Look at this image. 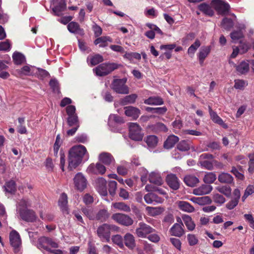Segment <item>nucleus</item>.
Segmentation results:
<instances>
[{"instance_id":"nucleus-1","label":"nucleus","mask_w":254,"mask_h":254,"mask_svg":"<svg viewBox=\"0 0 254 254\" xmlns=\"http://www.w3.org/2000/svg\"><path fill=\"white\" fill-rule=\"evenodd\" d=\"M87 152L85 146L79 145L72 147L69 151L68 168L72 170L81 162L83 156Z\"/></svg>"},{"instance_id":"nucleus-2","label":"nucleus","mask_w":254,"mask_h":254,"mask_svg":"<svg viewBox=\"0 0 254 254\" xmlns=\"http://www.w3.org/2000/svg\"><path fill=\"white\" fill-rule=\"evenodd\" d=\"M120 228L114 224L104 223L99 226L97 229V234L102 242H109L111 232H118Z\"/></svg>"},{"instance_id":"nucleus-3","label":"nucleus","mask_w":254,"mask_h":254,"mask_svg":"<svg viewBox=\"0 0 254 254\" xmlns=\"http://www.w3.org/2000/svg\"><path fill=\"white\" fill-rule=\"evenodd\" d=\"M118 68V65L115 63H103L93 69L97 75L105 76Z\"/></svg>"},{"instance_id":"nucleus-4","label":"nucleus","mask_w":254,"mask_h":254,"mask_svg":"<svg viewBox=\"0 0 254 254\" xmlns=\"http://www.w3.org/2000/svg\"><path fill=\"white\" fill-rule=\"evenodd\" d=\"M127 79H116L112 84L111 88L116 93L121 94H127L129 93V88L126 85Z\"/></svg>"},{"instance_id":"nucleus-5","label":"nucleus","mask_w":254,"mask_h":254,"mask_svg":"<svg viewBox=\"0 0 254 254\" xmlns=\"http://www.w3.org/2000/svg\"><path fill=\"white\" fill-rule=\"evenodd\" d=\"M129 137L134 140L139 141L143 138V133L140 127L136 123H130L129 124Z\"/></svg>"},{"instance_id":"nucleus-6","label":"nucleus","mask_w":254,"mask_h":254,"mask_svg":"<svg viewBox=\"0 0 254 254\" xmlns=\"http://www.w3.org/2000/svg\"><path fill=\"white\" fill-rule=\"evenodd\" d=\"M155 231V230L149 225L140 222L135 230V234L137 237L141 238H147V236Z\"/></svg>"},{"instance_id":"nucleus-7","label":"nucleus","mask_w":254,"mask_h":254,"mask_svg":"<svg viewBox=\"0 0 254 254\" xmlns=\"http://www.w3.org/2000/svg\"><path fill=\"white\" fill-rule=\"evenodd\" d=\"M37 246L39 249H43L48 252L50 251V247L53 248L58 247L57 243L53 241L51 239L46 237H42L39 238Z\"/></svg>"},{"instance_id":"nucleus-8","label":"nucleus","mask_w":254,"mask_h":254,"mask_svg":"<svg viewBox=\"0 0 254 254\" xmlns=\"http://www.w3.org/2000/svg\"><path fill=\"white\" fill-rule=\"evenodd\" d=\"M112 218L116 222L125 226H129L133 224V220L128 215L123 213H115Z\"/></svg>"},{"instance_id":"nucleus-9","label":"nucleus","mask_w":254,"mask_h":254,"mask_svg":"<svg viewBox=\"0 0 254 254\" xmlns=\"http://www.w3.org/2000/svg\"><path fill=\"white\" fill-rule=\"evenodd\" d=\"M9 241L14 252H18L21 245V240L19 234L16 231L13 230L11 231L9 234Z\"/></svg>"},{"instance_id":"nucleus-10","label":"nucleus","mask_w":254,"mask_h":254,"mask_svg":"<svg viewBox=\"0 0 254 254\" xmlns=\"http://www.w3.org/2000/svg\"><path fill=\"white\" fill-rule=\"evenodd\" d=\"M214 8L218 14L224 15L227 14L230 9L228 3L220 0H214L212 1Z\"/></svg>"},{"instance_id":"nucleus-11","label":"nucleus","mask_w":254,"mask_h":254,"mask_svg":"<svg viewBox=\"0 0 254 254\" xmlns=\"http://www.w3.org/2000/svg\"><path fill=\"white\" fill-rule=\"evenodd\" d=\"M177 222L179 223H176L173 225L170 230V233L172 236L181 237L185 234L184 225L180 218L177 219Z\"/></svg>"},{"instance_id":"nucleus-12","label":"nucleus","mask_w":254,"mask_h":254,"mask_svg":"<svg viewBox=\"0 0 254 254\" xmlns=\"http://www.w3.org/2000/svg\"><path fill=\"white\" fill-rule=\"evenodd\" d=\"M19 213L21 218L27 222H33L37 218L35 212L31 209H19Z\"/></svg>"},{"instance_id":"nucleus-13","label":"nucleus","mask_w":254,"mask_h":254,"mask_svg":"<svg viewBox=\"0 0 254 254\" xmlns=\"http://www.w3.org/2000/svg\"><path fill=\"white\" fill-rule=\"evenodd\" d=\"M74 183L76 189L80 191H82L87 187V180L81 173H78L75 175Z\"/></svg>"},{"instance_id":"nucleus-14","label":"nucleus","mask_w":254,"mask_h":254,"mask_svg":"<svg viewBox=\"0 0 254 254\" xmlns=\"http://www.w3.org/2000/svg\"><path fill=\"white\" fill-rule=\"evenodd\" d=\"M107 182L103 178H99L95 181V186L98 192L103 196L107 194Z\"/></svg>"},{"instance_id":"nucleus-15","label":"nucleus","mask_w":254,"mask_h":254,"mask_svg":"<svg viewBox=\"0 0 254 254\" xmlns=\"http://www.w3.org/2000/svg\"><path fill=\"white\" fill-rule=\"evenodd\" d=\"M166 182L168 186L174 190H177L180 187V182L174 174H169L166 177Z\"/></svg>"},{"instance_id":"nucleus-16","label":"nucleus","mask_w":254,"mask_h":254,"mask_svg":"<svg viewBox=\"0 0 254 254\" xmlns=\"http://www.w3.org/2000/svg\"><path fill=\"white\" fill-rule=\"evenodd\" d=\"M99 160L106 165H114L115 161L112 155L109 153H102L99 156Z\"/></svg>"},{"instance_id":"nucleus-17","label":"nucleus","mask_w":254,"mask_h":254,"mask_svg":"<svg viewBox=\"0 0 254 254\" xmlns=\"http://www.w3.org/2000/svg\"><path fill=\"white\" fill-rule=\"evenodd\" d=\"M124 244L129 250H133L135 247V241L133 235L127 233L124 237Z\"/></svg>"},{"instance_id":"nucleus-18","label":"nucleus","mask_w":254,"mask_h":254,"mask_svg":"<svg viewBox=\"0 0 254 254\" xmlns=\"http://www.w3.org/2000/svg\"><path fill=\"white\" fill-rule=\"evenodd\" d=\"M125 110L126 115L131 117L134 120L137 119L140 114V110L133 106L126 107Z\"/></svg>"},{"instance_id":"nucleus-19","label":"nucleus","mask_w":254,"mask_h":254,"mask_svg":"<svg viewBox=\"0 0 254 254\" xmlns=\"http://www.w3.org/2000/svg\"><path fill=\"white\" fill-rule=\"evenodd\" d=\"M212 190V187L209 185H202L193 190V193L197 195H202L210 193Z\"/></svg>"},{"instance_id":"nucleus-20","label":"nucleus","mask_w":254,"mask_h":254,"mask_svg":"<svg viewBox=\"0 0 254 254\" xmlns=\"http://www.w3.org/2000/svg\"><path fill=\"white\" fill-rule=\"evenodd\" d=\"M229 63L230 64L232 63L236 67V70L239 74H246L249 70L250 67L248 62L242 61L238 65L230 61Z\"/></svg>"},{"instance_id":"nucleus-21","label":"nucleus","mask_w":254,"mask_h":254,"mask_svg":"<svg viewBox=\"0 0 254 254\" xmlns=\"http://www.w3.org/2000/svg\"><path fill=\"white\" fill-rule=\"evenodd\" d=\"M67 29L72 33L83 35L84 34V30L81 28L79 24L75 22H71L67 25Z\"/></svg>"},{"instance_id":"nucleus-22","label":"nucleus","mask_w":254,"mask_h":254,"mask_svg":"<svg viewBox=\"0 0 254 254\" xmlns=\"http://www.w3.org/2000/svg\"><path fill=\"white\" fill-rule=\"evenodd\" d=\"M149 181L150 183L158 186L161 185L163 182L160 174L156 172H152L150 173L149 176Z\"/></svg>"},{"instance_id":"nucleus-23","label":"nucleus","mask_w":254,"mask_h":254,"mask_svg":"<svg viewBox=\"0 0 254 254\" xmlns=\"http://www.w3.org/2000/svg\"><path fill=\"white\" fill-rule=\"evenodd\" d=\"M145 201L148 204L152 203L154 202L160 203L162 199L155 193L153 192L148 193L144 196Z\"/></svg>"},{"instance_id":"nucleus-24","label":"nucleus","mask_w":254,"mask_h":254,"mask_svg":"<svg viewBox=\"0 0 254 254\" xmlns=\"http://www.w3.org/2000/svg\"><path fill=\"white\" fill-rule=\"evenodd\" d=\"M185 184L189 187H193L199 183V179L193 175H188L184 179Z\"/></svg>"},{"instance_id":"nucleus-25","label":"nucleus","mask_w":254,"mask_h":254,"mask_svg":"<svg viewBox=\"0 0 254 254\" xmlns=\"http://www.w3.org/2000/svg\"><path fill=\"white\" fill-rule=\"evenodd\" d=\"M179 140V139L178 136L175 135H170L165 141L164 146L167 149L172 148Z\"/></svg>"},{"instance_id":"nucleus-26","label":"nucleus","mask_w":254,"mask_h":254,"mask_svg":"<svg viewBox=\"0 0 254 254\" xmlns=\"http://www.w3.org/2000/svg\"><path fill=\"white\" fill-rule=\"evenodd\" d=\"M144 103L147 105H161L163 104V99L158 96H152L145 99Z\"/></svg>"},{"instance_id":"nucleus-27","label":"nucleus","mask_w":254,"mask_h":254,"mask_svg":"<svg viewBox=\"0 0 254 254\" xmlns=\"http://www.w3.org/2000/svg\"><path fill=\"white\" fill-rule=\"evenodd\" d=\"M67 196L65 193H63L59 200V205L64 212L68 213L67 211Z\"/></svg>"},{"instance_id":"nucleus-28","label":"nucleus","mask_w":254,"mask_h":254,"mask_svg":"<svg viewBox=\"0 0 254 254\" xmlns=\"http://www.w3.org/2000/svg\"><path fill=\"white\" fill-rule=\"evenodd\" d=\"M137 98V94H131L130 95H127L123 98L121 99L120 100V103L122 105L133 104L135 103Z\"/></svg>"},{"instance_id":"nucleus-29","label":"nucleus","mask_w":254,"mask_h":254,"mask_svg":"<svg viewBox=\"0 0 254 254\" xmlns=\"http://www.w3.org/2000/svg\"><path fill=\"white\" fill-rule=\"evenodd\" d=\"M178 207L182 211L189 213L194 211V207L189 202L184 201L178 202Z\"/></svg>"},{"instance_id":"nucleus-30","label":"nucleus","mask_w":254,"mask_h":254,"mask_svg":"<svg viewBox=\"0 0 254 254\" xmlns=\"http://www.w3.org/2000/svg\"><path fill=\"white\" fill-rule=\"evenodd\" d=\"M112 206L116 209L126 212H129L131 209L129 205L123 202H117L113 203Z\"/></svg>"},{"instance_id":"nucleus-31","label":"nucleus","mask_w":254,"mask_h":254,"mask_svg":"<svg viewBox=\"0 0 254 254\" xmlns=\"http://www.w3.org/2000/svg\"><path fill=\"white\" fill-rule=\"evenodd\" d=\"M191 200L199 205H204L207 204H210L212 202L211 198L208 196H205L200 197H193Z\"/></svg>"},{"instance_id":"nucleus-32","label":"nucleus","mask_w":254,"mask_h":254,"mask_svg":"<svg viewBox=\"0 0 254 254\" xmlns=\"http://www.w3.org/2000/svg\"><path fill=\"white\" fill-rule=\"evenodd\" d=\"M210 52L209 46L201 48L198 54V59L201 64H203L204 59L207 57Z\"/></svg>"},{"instance_id":"nucleus-33","label":"nucleus","mask_w":254,"mask_h":254,"mask_svg":"<svg viewBox=\"0 0 254 254\" xmlns=\"http://www.w3.org/2000/svg\"><path fill=\"white\" fill-rule=\"evenodd\" d=\"M110 216L107 210L103 209L100 210L95 215V219L102 222L106 221Z\"/></svg>"},{"instance_id":"nucleus-34","label":"nucleus","mask_w":254,"mask_h":254,"mask_svg":"<svg viewBox=\"0 0 254 254\" xmlns=\"http://www.w3.org/2000/svg\"><path fill=\"white\" fill-rule=\"evenodd\" d=\"M3 188L6 192L14 193L16 190V184L13 180H10L5 183Z\"/></svg>"},{"instance_id":"nucleus-35","label":"nucleus","mask_w":254,"mask_h":254,"mask_svg":"<svg viewBox=\"0 0 254 254\" xmlns=\"http://www.w3.org/2000/svg\"><path fill=\"white\" fill-rule=\"evenodd\" d=\"M198 9L200 11L206 15L212 16L214 12L211 7L207 4L203 3L198 5Z\"/></svg>"},{"instance_id":"nucleus-36","label":"nucleus","mask_w":254,"mask_h":254,"mask_svg":"<svg viewBox=\"0 0 254 254\" xmlns=\"http://www.w3.org/2000/svg\"><path fill=\"white\" fill-rule=\"evenodd\" d=\"M218 181L222 183L230 184L233 181V178L229 174L222 173L218 176Z\"/></svg>"},{"instance_id":"nucleus-37","label":"nucleus","mask_w":254,"mask_h":254,"mask_svg":"<svg viewBox=\"0 0 254 254\" xmlns=\"http://www.w3.org/2000/svg\"><path fill=\"white\" fill-rule=\"evenodd\" d=\"M112 42L111 38L109 37L103 36L96 39L94 41L95 45H99L100 47H104L107 46V42Z\"/></svg>"},{"instance_id":"nucleus-38","label":"nucleus","mask_w":254,"mask_h":254,"mask_svg":"<svg viewBox=\"0 0 254 254\" xmlns=\"http://www.w3.org/2000/svg\"><path fill=\"white\" fill-rule=\"evenodd\" d=\"M111 240L113 243L118 246L120 248L123 249L124 248V238H123L121 235L119 234L113 235L111 238Z\"/></svg>"},{"instance_id":"nucleus-39","label":"nucleus","mask_w":254,"mask_h":254,"mask_svg":"<svg viewBox=\"0 0 254 254\" xmlns=\"http://www.w3.org/2000/svg\"><path fill=\"white\" fill-rule=\"evenodd\" d=\"M146 111L148 112L152 113H155L159 115H162L165 114L167 111V108L165 107H157V108H152L147 107L145 109Z\"/></svg>"},{"instance_id":"nucleus-40","label":"nucleus","mask_w":254,"mask_h":254,"mask_svg":"<svg viewBox=\"0 0 254 254\" xmlns=\"http://www.w3.org/2000/svg\"><path fill=\"white\" fill-rule=\"evenodd\" d=\"M18 122L19 125L17 126V131L20 134H25L27 133V129L24 125L25 118H19L18 119Z\"/></svg>"},{"instance_id":"nucleus-41","label":"nucleus","mask_w":254,"mask_h":254,"mask_svg":"<svg viewBox=\"0 0 254 254\" xmlns=\"http://www.w3.org/2000/svg\"><path fill=\"white\" fill-rule=\"evenodd\" d=\"M65 3L61 2L58 5L53 7L52 10L55 15L60 16L62 14V12L65 10Z\"/></svg>"},{"instance_id":"nucleus-42","label":"nucleus","mask_w":254,"mask_h":254,"mask_svg":"<svg viewBox=\"0 0 254 254\" xmlns=\"http://www.w3.org/2000/svg\"><path fill=\"white\" fill-rule=\"evenodd\" d=\"M12 58L14 63L16 64H21L25 60V57L21 53L15 52L12 55Z\"/></svg>"},{"instance_id":"nucleus-43","label":"nucleus","mask_w":254,"mask_h":254,"mask_svg":"<svg viewBox=\"0 0 254 254\" xmlns=\"http://www.w3.org/2000/svg\"><path fill=\"white\" fill-rule=\"evenodd\" d=\"M213 159L200 160L199 163L200 166L207 170H211L213 168Z\"/></svg>"},{"instance_id":"nucleus-44","label":"nucleus","mask_w":254,"mask_h":254,"mask_svg":"<svg viewBox=\"0 0 254 254\" xmlns=\"http://www.w3.org/2000/svg\"><path fill=\"white\" fill-rule=\"evenodd\" d=\"M67 122L68 125L70 127H79V122L77 115L68 117Z\"/></svg>"},{"instance_id":"nucleus-45","label":"nucleus","mask_w":254,"mask_h":254,"mask_svg":"<svg viewBox=\"0 0 254 254\" xmlns=\"http://www.w3.org/2000/svg\"><path fill=\"white\" fill-rule=\"evenodd\" d=\"M146 142L150 147H155L158 143V138L155 135H149L146 138Z\"/></svg>"},{"instance_id":"nucleus-46","label":"nucleus","mask_w":254,"mask_h":254,"mask_svg":"<svg viewBox=\"0 0 254 254\" xmlns=\"http://www.w3.org/2000/svg\"><path fill=\"white\" fill-rule=\"evenodd\" d=\"M209 114L212 120L215 123L220 125H223L224 122L223 120L217 115V114L213 112L212 109L209 107Z\"/></svg>"},{"instance_id":"nucleus-47","label":"nucleus","mask_w":254,"mask_h":254,"mask_svg":"<svg viewBox=\"0 0 254 254\" xmlns=\"http://www.w3.org/2000/svg\"><path fill=\"white\" fill-rule=\"evenodd\" d=\"M82 212L90 220H94L95 219V215L93 209L88 207H83L81 209Z\"/></svg>"},{"instance_id":"nucleus-48","label":"nucleus","mask_w":254,"mask_h":254,"mask_svg":"<svg viewBox=\"0 0 254 254\" xmlns=\"http://www.w3.org/2000/svg\"><path fill=\"white\" fill-rule=\"evenodd\" d=\"M30 206L28 199H21L17 203V210L19 212V209H27V207Z\"/></svg>"},{"instance_id":"nucleus-49","label":"nucleus","mask_w":254,"mask_h":254,"mask_svg":"<svg viewBox=\"0 0 254 254\" xmlns=\"http://www.w3.org/2000/svg\"><path fill=\"white\" fill-rule=\"evenodd\" d=\"M216 179V175L213 172H209L205 175L203 178V181L206 184H211L213 183Z\"/></svg>"},{"instance_id":"nucleus-50","label":"nucleus","mask_w":254,"mask_h":254,"mask_svg":"<svg viewBox=\"0 0 254 254\" xmlns=\"http://www.w3.org/2000/svg\"><path fill=\"white\" fill-rule=\"evenodd\" d=\"M230 37L232 40L234 42L241 39L244 37V34L241 29L234 31L230 34Z\"/></svg>"},{"instance_id":"nucleus-51","label":"nucleus","mask_w":254,"mask_h":254,"mask_svg":"<svg viewBox=\"0 0 254 254\" xmlns=\"http://www.w3.org/2000/svg\"><path fill=\"white\" fill-rule=\"evenodd\" d=\"M216 190L227 197L230 196L231 193V189L228 186H218Z\"/></svg>"},{"instance_id":"nucleus-52","label":"nucleus","mask_w":254,"mask_h":254,"mask_svg":"<svg viewBox=\"0 0 254 254\" xmlns=\"http://www.w3.org/2000/svg\"><path fill=\"white\" fill-rule=\"evenodd\" d=\"M234 25L233 20L230 18H223L221 26L226 30L230 29Z\"/></svg>"},{"instance_id":"nucleus-53","label":"nucleus","mask_w":254,"mask_h":254,"mask_svg":"<svg viewBox=\"0 0 254 254\" xmlns=\"http://www.w3.org/2000/svg\"><path fill=\"white\" fill-rule=\"evenodd\" d=\"M200 46V41L198 40H196L195 42L189 48L188 50V54L191 56H193L194 53Z\"/></svg>"},{"instance_id":"nucleus-54","label":"nucleus","mask_w":254,"mask_h":254,"mask_svg":"<svg viewBox=\"0 0 254 254\" xmlns=\"http://www.w3.org/2000/svg\"><path fill=\"white\" fill-rule=\"evenodd\" d=\"M177 148L182 151H188L190 148L189 142L186 140L180 141L177 145Z\"/></svg>"},{"instance_id":"nucleus-55","label":"nucleus","mask_w":254,"mask_h":254,"mask_svg":"<svg viewBox=\"0 0 254 254\" xmlns=\"http://www.w3.org/2000/svg\"><path fill=\"white\" fill-rule=\"evenodd\" d=\"M103 61V58L102 56L97 54L90 58V63L91 65H95Z\"/></svg>"},{"instance_id":"nucleus-56","label":"nucleus","mask_w":254,"mask_h":254,"mask_svg":"<svg viewBox=\"0 0 254 254\" xmlns=\"http://www.w3.org/2000/svg\"><path fill=\"white\" fill-rule=\"evenodd\" d=\"M113 122L117 123H123L124 120L123 118L115 114L110 115L109 117V124L110 125Z\"/></svg>"},{"instance_id":"nucleus-57","label":"nucleus","mask_w":254,"mask_h":254,"mask_svg":"<svg viewBox=\"0 0 254 254\" xmlns=\"http://www.w3.org/2000/svg\"><path fill=\"white\" fill-rule=\"evenodd\" d=\"M213 200L215 203H217L220 205L223 204L226 200L224 197L219 193H215L213 194Z\"/></svg>"},{"instance_id":"nucleus-58","label":"nucleus","mask_w":254,"mask_h":254,"mask_svg":"<svg viewBox=\"0 0 254 254\" xmlns=\"http://www.w3.org/2000/svg\"><path fill=\"white\" fill-rule=\"evenodd\" d=\"M187 240L189 244L191 246H194L198 242V240L194 234H189L187 235Z\"/></svg>"},{"instance_id":"nucleus-59","label":"nucleus","mask_w":254,"mask_h":254,"mask_svg":"<svg viewBox=\"0 0 254 254\" xmlns=\"http://www.w3.org/2000/svg\"><path fill=\"white\" fill-rule=\"evenodd\" d=\"M127 163L125 162L123 165L119 166L117 167V172L119 174L121 175H126L127 173Z\"/></svg>"},{"instance_id":"nucleus-60","label":"nucleus","mask_w":254,"mask_h":254,"mask_svg":"<svg viewBox=\"0 0 254 254\" xmlns=\"http://www.w3.org/2000/svg\"><path fill=\"white\" fill-rule=\"evenodd\" d=\"M146 210L151 216H155L160 214V209L157 207H153L147 206L146 207Z\"/></svg>"},{"instance_id":"nucleus-61","label":"nucleus","mask_w":254,"mask_h":254,"mask_svg":"<svg viewBox=\"0 0 254 254\" xmlns=\"http://www.w3.org/2000/svg\"><path fill=\"white\" fill-rule=\"evenodd\" d=\"M49 84L54 92L56 93L59 92V84L56 79H51L50 81Z\"/></svg>"},{"instance_id":"nucleus-62","label":"nucleus","mask_w":254,"mask_h":254,"mask_svg":"<svg viewBox=\"0 0 254 254\" xmlns=\"http://www.w3.org/2000/svg\"><path fill=\"white\" fill-rule=\"evenodd\" d=\"M254 193V186H249L245 190V193L242 196V200L245 201V199L250 195Z\"/></svg>"},{"instance_id":"nucleus-63","label":"nucleus","mask_w":254,"mask_h":254,"mask_svg":"<svg viewBox=\"0 0 254 254\" xmlns=\"http://www.w3.org/2000/svg\"><path fill=\"white\" fill-rule=\"evenodd\" d=\"M117 185V183L115 181H111L109 183V191L112 195H114L115 194Z\"/></svg>"},{"instance_id":"nucleus-64","label":"nucleus","mask_w":254,"mask_h":254,"mask_svg":"<svg viewBox=\"0 0 254 254\" xmlns=\"http://www.w3.org/2000/svg\"><path fill=\"white\" fill-rule=\"evenodd\" d=\"M86 172L88 174H99L98 170H97V163L90 164L87 168Z\"/></svg>"}]
</instances>
